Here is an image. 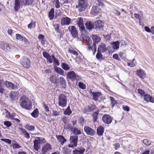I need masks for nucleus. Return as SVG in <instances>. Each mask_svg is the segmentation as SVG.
Returning <instances> with one entry per match:
<instances>
[{"label": "nucleus", "mask_w": 154, "mask_h": 154, "mask_svg": "<svg viewBox=\"0 0 154 154\" xmlns=\"http://www.w3.org/2000/svg\"><path fill=\"white\" fill-rule=\"evenodd\" d=\"M20 130L22 132V134L23 135L24 137L27 139L30 138V137L29 134L28 133L25 129L21 128L20 129Z\"/></svg>", "instance_id": "obj_32"}, {"label": "nucleus", "mask_w": 154, "mask_h": 154, "mask_svg": "<svg viewBox=\"0 0 154 154\" xmlns=\"http://www.w3.org/2000/svg\"><path fill=\"white\" fill-rule=\"evenodd\" d=\"M144 100L147 102L149 101L151 103H154V97H152L148 94H146L144 95Z\"/></svg>", "instance_id": "obj_19"}, {"label": "nucleus", "mask_w": 154, "mask_h": 154, "mask_svg": "<svg viewBox=\"0 0 154 154\" xmlns=\"http://www.w3.org/2000/svg\"><path fill=\"white\" fill-rule=\"evenodd\" d=\"M8 45V44L5 43L4 42H0V48L5 51H7V49L5 48V46Z\"/></svg>", "instance_id": "obj_37"}, {"label": "nucleus", "mask_w": 154, "mask_h": 154, "mask_svg": "<svg viewBox=\"0 0 154 154\" xmlns=\"http://www.w3.org/2000/svg\"><path fill=\"white\" fill-rule=\"evenodd\" d=\"M52 149L51 145L47 143L43 145L42 147V154H46Z\"/></svg>", "instance_id": "obj_7"}, {"label": "nucleus", "mask_w": 154, "mask_h": 154, "mask_svg": "<svg viewBox=\"0 0 154 154\" xmlns=\"http://www.w3.org/2000/svg\"><path fill=\"white\" fill-rule=\"evenodd\" d=\"M43 56L46 58L48 61L50 63L53 62V60L55 57L54 55L51 56L48 53L46 52H43Z\"/></svg>", "instance_id": "obj_16"}, {"label": "nucleus", "mask_w": 154, "mask_h": 154, "mask_svg": "<svg viewBox=\"0 0 154 154\" xmlns=\"http://www.w3.org/2000/svg\"><path fill=\"white\" fill-rule=\"evenodd\" d=\"M109 98L112 105V107H113L114 105L116 103V101L114 100V98L112 97H110Z\"/></svg>", "instance_id": "obj_46"}, {"label": "nucleus", "mask_w": 154, "mask_h": 154, "mask_svg": "<svg viewBox=\"0 0 154 154\" xmlns=\"http://www.w3.org/2000/svg\"><path fill=\"white\" fill-rule=\"evenodd\" d=\"M20 106L23 108L29 109L32 108V103L28 98L25 96L21 97L19 100Z\"/></svg>", "instance_id": "obj_1"}, {"label": "nucleus", "mask_w": 154, "mask_h": 154, "mask_svg": "<svg viewBox=\"0 0 154 154\" xmlns=\"http://www.w3.org/2000/svg\"><path fill=\"white\" fill-rule=\"evenodd\" d=\"M34 148V149L36 151H38L40 147V143L36 138L33 141Z\"/></svg>", "instance_id": "obj_24"}, {"label": "nucleus", "mask_w": 154, "mask_h": 154, "mask_svg": "<svg viewBox=\"0 0 154 154\" xmlns=\"http://www.w3.org/2000/svg\"><path fill=\"white\" fill-rule=\"evenodd\" d=\"M76 22L78 26L79 27L80 31L82 33L85 32V30L83 18L81 17L78 18Z\"/></svg>", "instance_id": "obj_4"}, {"label": "nucleus", "mask_w": 154, "mask_h": 154, "mask_svg": "<svg viewBox=\"0 0 154 154\" xmlns=\"http://www.w3.org/2000/svg\"><path fill=\"white\" fill-rule=\"evenodd\" d=\"M21 63L25 68H28L30 66V61L26 57H24L21 60Z\"/></svg>", "instance_id": "obj_8"}, {"label": "nucleus", "mask_w": 154, "mask_h": 154, "mask_svg": "<svg viewBox=\"0 0 154 154\" xmlns=\"http://www.w3.org/2000/svg\"><path fill=\"white\" fill-rule=\"evenodd\" d=\"M13 149H19L21 147L17 143H12L11 145Z\"/></svg>", "instance_id": "obj_55"}, {"label": "nucleus", "mask_w": 154, "mask_h": 154, "mask_svg": "<svg viewBox=\"0 0 154 154\" xmlns=\"http://www.w3.org/2000/svg\"><path fill=\"white\" fill-rule=\"evenodd\" d=\"M61 64L62 65V68L64 70L68 71L70 69V66L67 64L65 63H62Z\"/></svg>", "instance_id": "obj_35"}, {"label": "nucleus", "mask_w": 154, "mask_h": 154, "mask_svg": "<svg viewBox=\"0 0 154 154\" xmlns=\"http://www.w3.org/2000/svg\"><path fill=\"white\" fill-rule=\"evenodd\" d=\"M0 140L6 143H8V144H11V141L10 139L2 138L0 139Z\"/></svg>", "instance_id": "obj_50"}, {"label": "nucleus", "mask_w": 154, "mask_h": 154, "mask_svg": "<svg viewBox=\"0 0 154 154\" xmlns=\"http://www.w3.org/2000/svg\"><path fill=\"white\" fill-rule=\"evenodd\" d=\"M67 97L63 94H60L58 98V105L64 108L67 105Z\"/></svg>", "instance_id": "obj_2"}, {"label": "nucleus", "mask_w": 154, "mask_h": 154, "mask_svg": "<svg viewBox=\"0 0 154 154\" xmlns=\"http://www.w3.org/2000/svg\"><path fill=\"white\" fill-rule=\"evenodd\" d=\"M71 132H72L75 135H80L82 134L81 131L77 128L76 127H74Z\"/></svg>", "instance_id": "obj_33"}, {"label": "nucleus", "mask_w": 154, "mask_h": 154, "mask_svg": "<svg viewBox=\"0 0 154 154\" xmlns=\"http://www.w3.org/2000/svg\"><path fill=\"white\" fill-rule=\"evenodd\" d=\"M95 28H98L99 29L102 28L103 26V23L102 22L101 20H99L97 21L94 23Z\"/></svg>", "instance_id": "obj_27"}, {"label": "nucleus", "mask_w": 154, "mask_h": 154, "mask_svg": "<svg viewBox=\"0 0 154 154\" xmlns=\"http://www.w3.org/2000/svg\"><path fill=\"white\" fill-rule=\"evenodd\" d=\"M69 52L72 54L73 55H75L76 56L78 55V53L76 51L74 50H69Z\"/></svg>", "instance_id": "obj_58"}, {"label": "nucleus", "mask_w": 154, "mask_h": 154, "mask_svg": "<svg viewBox=\"0 0 154 154\" xmlns=\"http://www.w3.org/2000/svg\"><path fill=\"white\" fill-rule=\"evenodd\" d=\"M58 75H51L49 77V80L52 83L56 84L57 82Z\"/></svg>", "instance_id": "obj_22"}, {"label": "nucleus", "mask_w": 154, "mask_h": 154, "mask_svg": "<svg viewBox=\"0 0 154 154\" xmlns=\"http://www.w3.org/2000/svg\"><path fill=\"white\" fill-rule=\"evenodd\" d=\"M95 109V106H92L90 107L88 106V111L91 112L94 111Z\"/></svg>", "instance_id": "obj_61"}, {"label": "nucleus", "mask_w": 154, "mask_h": 154, "mask_svg": "<svg viewBox=\"0 0 154 154\" xmlns=\"http://www.w3.org/2000/svg\"><path fill=\"white\" fill-rule=\"evenodd\" d=\"M84 132L88 135L93 136L95 133V131L89 127L85 126L84 127Z\"/></svg>", "instance_id": "obj_10"}, {"label": "nucleus", "mask_w": 154, "mask_h": 154, "mask_svg": "<svg viewBox=\"0 0 154 154\" xmlns=\"http://www.w3.org/2000/svg\"><path fill=\"white\" fill-rule=\"evenodd\" d=\"M34 0H23L24 1V6L27 5H31Z\"/></svg>", "instance_id": "obj_43"}, {"label": "nucleus", "mask_w": 154, "mask_h": 154, "mask_svg": "<svg viewBox=\"0 0 154 154\" xmlns=\"http://www.w3.org/2000/svg\"><path fill=\"white\" fill-rule=\"evenodd\" d=\"M53 61L54 62V64H56L57 66H59L60 65V63L55 57Z\"/></svg>", "instance_id": "obj_63"}, {"label": "nucleus", "mask_w": 154, "mask_h": 154, "mask_svg": "<svg viewBox=\"0 0 154 154\" xmlns=\"http://www.w3.org/2000/svg\"><path fill=\"white\" fill-rule=\"evenodd\" d=\"M44 36L42 34L39 35L38 36V38L39 41H41V43L43 45H44L45 43V40L44 39Z\"/></svg>", "instance_id": "obj_41"}, {"label": "nucleus", "mask_w": 154, "mask_h": 154, "mask_svg": "<svg viewBox=\"0 0 154 154\" xmlns=\"http://www.w3.org/2000/svg\"><path fill=\"white\" fill-rule=\"evenodd\" d=\"M66 75L67 77L71 80L72 81H74L75 80L79 81L81 80V76L76 74L73 71L68 72Z\"/></svg>", "instance_id": "obj_3"}, {"label": "nucleus", "mask_w": 154, "mask_h": 154, "mask_svg": "<svg viewBox=\"0 0 154 154\" xmlns=\"http://www.w3.org/2000/svg\"><path fill=\"white\" fill-rule=\"evenodd\" d=\"M72 113V111L70 109L69 106L67 109L64 111V114L65 115H69Z\"/></svg>", "instance_id": "obj_38"}, {"label": "nucleus", "mask_w": 154, "mask_h": 154, "mask_svg": "<svg viewBox=\"0 0 154 154\" xmlns=\"http://www.w3.org/2000/svg\"><path fill=\"white\" fill-rule=\"evenodd\" d=\"M85 2V0H79L78 5H76V8H78L80 11H82L83 9L85 8L86 7Z\"/></svg>", "instance_id": "obj_11"}, {"label": "nucleus", "mask_w": 154, "mask_h": 154, "mask_svg": "<svg viewBox=\"0 0 154 154\" xmlns=\"http://www.w3.org/2000/svg\"><path fill=\"white\" fill-rule=\"evenodd\" d=\"M137 74L140 78H143L145 76L146 74L144 71L141 69L137 70Z\"/></svg>", "instance_id": "obj_30"}, {"label": "nucleus", "mask_w": 154, "mask_h": 154, "mask_svg": "<svg viewBox=\"0 0 154 154\" xmlns=\"http://www.w3.org/2000/svg\"><path fill=\"white\" fill-rule=\"evenodd\" d=\"M97 131L98 135L102 136L103 135L104 131V128L102 126H100L97 128Z\"/></svg>", "instance_id": "obj_31"}, {"label": "nucleus", "mask_w": 154, "mask_h": 154, "mask_svg": "<svg viewBox=\"0 0 154 154\" xmlns=\"http://www.w3.org/2000/svg\"><path fill=\"white\" fill-rule=\"evenodd\" d=\"M119 42L118 41L113 42L112 44L113 48L115 49H117L119 48Z\"/></svg>", "instance_id": "obj_40"}, {"label": "nucleus", "mask_w": 154, "mask_h": 154, "mask_svg": "<svg viewBox=\"0 0 154 154\" xmlns=\"http://www.w3.org/2000/svg\"><path fill=\"white\" fill-rule=\"evenodd\" d=\"M98 114V113L97 112H94L93 115V120L94 122L96 121V120L97 119V116Z\"/></svg>", "instance_id": "obj_51"}, {"label": "nucleus", "mask_w": 154, "mask_h": 154, "mask_svg": "<svg viewBox=\"0 0 154 154\" xmlns=\"http://www.w3.org/2000/svg\"><path fill=\"white\" fill-rule=\"evenodd\" d=\"M9 96L12 101H15L18 98V93L17 91H12L9 94Z\"/></svg>", "instance_id": "obj_15"}, {"label": "nucleus", "mask_w": 154, "mask_h": 154, "mask_svg": "<svg viewBox=\"0 0 154 154\" xmlns=\"http://www.w3.org/2000/svg\"><path fill=\"white\" fill-rule=\"evenodd\" d=\"M93 11H94V14L95 13V15H96V14L100 13L101 11V9L98 6H93L92 7Z\"/></svg>", "instance_id": "obj_34"}, {"label": "nucleus", "mask_w": 154, "mask_h": 154, "mask_svg": "<svg viewBox=\"0 0 154 154\" xmlns=\"http://www.w3.org/2000/svg\"><path fill=\"white\" fill-rule=\"evenodd\" d=\"M55 6L56 8H58L60 7V3L59 0H55Z\"/></svg>", "instance_id": "obj_56"}, {"label": "nucleus", "mask_w": 154, "mask_h": 154, "mask_svg": "<svg viewBox=\"0 0 154 154\" xmlns=\"http://www.w3.org/2000/svg\"><path fill=\"white\" fill-rule=\"evenodd\" d=\"M21 41H22L25 44H26L29 43L28 40L24 37H23V38Z\"/></svg>", "instance_id": "obj_64"}, {"label": "nucleus", "mask_w": 154, "mask_h": 154, "mask_svg": "<svg viewBox=\"0 0 154 154\" xmlns=\"http://www.w3.org/2000/svg\"><path fill=\"white\" fill-rule=\"evenodd\" d=\"M54 9L53 8L51 9L49 12L48 17L50 20H51L54 17Z\"/></svg>", "instance_id": "obj_36"}, {"label": "nucleus", "mask_w": 154, "mask_h": 154, "mask_svg": "<svg viewBox=\"0 0 154 154\" xmlns=\"http://www.w3.org/2000/svg\"><path fill=\"white\" fill-rule=\"evenodd\" d=\"M70 143H73L74 146L76 147L77 145L78 136L73 135L70 136L69 139Z\"/></svg>", "instance_id": "obj_17"}, {"label": "nucleus", "mask_w": 154, "mask_h": 154, "mask_svg": "<svg viewBox=\"0 0 154 154\" xmlns=\"http://www.w3.org/2000/svg\"><path fill=\"white\" fill-rule=\"evenodd\" d=\"M94 24L91 21H87L85 23L86 28L88 30H91L94 28Z\"/></svg>", "instance_id": "obj_21"}, {"label": "nucleus", "mask_w": 154, "mask_h": 154, "mask_svg": "<svg viewBox=\"0 0 154 154\" xmlns=\"http://www.w3.org/2000/svg\"><path fill=\"white\" fill-rule=\"evenodd\" d=\"M71 19L68 17H63L61 20V23L62 26L69 25L71 22Z\"/></svg>", "instance_id": "obj_12"}, {"label": "nucleus", "mask_w": 154, "mask_h": 154, "mask_svg": "<svg viewBox=\"0 0 154 154\" xmlns=\"http://www.w3.org/2000/svg\"><path fill=\"white\" fill-rule=\"evenodd\" d=\"M103 122L106 124H109L111 123L112 119L110 116L108 115H104L102 118Z\"/></svg>", "instance_id": "obj_14"}, {"label": "nucleus", "mask_w": 154, "mask_h": 154, "mask_svg": "<svg viewBox=\"0 0 154 154\" xmlns=\"http://www.w3.org/2000/svg\"><path fill=\"white\" fill-rule=\"evenodd\" d=\"M107 50V48L105 44L101 43L99 45L98 48V51L102 53L105 52Z\"/></svg>", "instance_id": "obj_25"}, {"label": "nucleus", "mask_w": 154, "mask_h": 154, "mask_svg": "<svg viewBox=\"0 0 154 154\" xmlns=\"http://www.w3.org/2000/svg\"><path fill=\"white\" fill-rule=\"evenodd\" d=\"M92 39L94 41V43L93 44V45H94V51L93 52V54L94 55L96 51V44H98V42H99L100 41L101 38L99 36H98L96 35H92Z\"/></svg>", "instance_id": "obj_9"}, {"label": "nucleus", "mask_w": 154, "mask_h": 154, "mask_svg": "<svg viewBox=\"0 0 154 154\" xmlns=\"http://www.w3.org/2000/svg\"><path fill=\"white\" fill-rule=\"evenodd\" d=\"M54 69L55 72L57 73L62 75H64V72L60 68L56 67H54Z\"/></svg>", "instance_id": "obj_29"}, {"label": "nucleus", "mask_w": 154, "mask_h": 154, "mask_svg": "<svg viewBox=\"0 0 154 154\" xmlns=\"http://www.w3.org/2000/svg\"><path fill=\"white\" fill-rule=\"evenodd\" d=\"M93 96V99L95 101H97L102 95L101 93L99 92H92L91 91L90 92Z\"/></svg>", "instance_id": "obj_13"}, {"label": "nucleus", "mask_w": 154, "mask_h": 154, "mask_svg": "<svg viewBox=\"0 0 154 154\" xmlns=\"http://www.w3.org/2000/svg\"><path fill=\"white\" fill-rule=\"evenodd\" d=\"M4 85L7 88H11L13 89H14L17 88V86L7 81H5Z\"/></svg>", "instance_id": "obj_23"}, {"label": "nucleus", "mask_w": 154, "mask_h": 154, "mask_svg": "<svg viewBox=\"0 0 154 154\" xmlns=\"http://www.w3.org/2000/svg\"><path fill=\"white\" fill-rule=\"evenodd\" d=\"M101 52L98 51L97 50V53L96 55V57L98 59H102L103 57V55L101 53Z\"/></svg>", "instance_id": "obj_48"}, {"label": "nucleus", "mask_w": 154, "mask_h": 154, "mask_svg": "<svg viewBox=\"0 0 154 154\" xmlns=\"http://www.w3.org/2000/svg\"><path fill=\"white\" fill-rule=\"evenodd\" d=\"M85 149L83 147H81L78 149L73 151V154H82L85 151Z\"/></svg>", "instance_id": "obj_26"}, {"label": "nucleus", "mask_w": 154, "mask_h": 154, "mask_svg": "<svg viewBox=\"0 0 154 154\" xmlns=\"http://www.w3.org/2000/svg\"><path fill=\"white\" fill-rule=\"evenodd\" d=\"M39 114L38 111L37 109H35L32 113V116L35 118H37Z\"/></svg>", "instance_id": "obj_39"}, {"label": "nucleus", "mask_w": 154, "mask_h": 154, "mask_svg": "<svg viewBox=\"0 0 154 154\" xmlns=\"http://www.w3.org/2000/svg\"><path fill=\"white\" fill-rule=\"evenodd\" d=\"M56 137L58 139L60 143L62 145H63L64 143L66 141V140L63 136L61 135H57Z\"/></svg>", "instance_id": "obj_28"}, {"label": "nucleus", "mask_w": 154, "mask_h": 154, "mask_svg": "<svg viewBox=\"0 0 154 154\" xmlns=\"http://www.w3.org/2000/svg\"><path fill=\"white\" fill-rule=\"evenodd\" d=\"M4 124L7 127H9L11 125V122L9 121H6L4 122Z\"/></svg>", "instance_id": "obj_59"}, {"label": "nucleus", "mask_w": 154, "mask_h": 154, "mask_svg": "<svg viewBox=\"0 0 154 154\" xmlns=\"http://www.w3.org/2000/svg\"><path fill=\"white\" fill-rule=\"evenodd\" d=\"M135 18H137L139 20L140 25L143 26L144 25L143 21V15L141 12L140 14L135 13Z\"/></svg>", "instance_id": "obj_20"}, {"label": "nucleus", "mask_w": 154, "mask_h": 154, "mask_svg": "<svg viewBox=\"0 0 154 154\" xmlns=\"http://www.w3.org/2000/svg\"><path fill=\"white\" fill-rule=\"evenodd\" d=\"M23 37L20 34H17L16 35V39L20 41H21Z\"/></svg>", "instance_id": "obj_53"}, {"label": "nucleus", "mask_w": 154, "mask_h": 154, "mask_svg": "<svg viewBox=\"0 0 154 154\" xmlns=\"http://www.w3.org/2000/svg\"><path fill=\"white\" fill-rule=\"evenodd\" d=\"M36 139L38 140L40 144H43L46 142V141L44 138L37 137H36Z\"/></svg>", "instance_id": "obj_45"}, {"label": "nucleus", "mask_w": 154, "mask_h": 154, "mask_svg": "<svg viewBox=\"0 0 154 154\" xmlns=\"http://www.w3.org/2000/svg\"><path fill=\"white\" fill-rule=\"evenodd\" d=\"M35 22L32 21L30 23H29L28 25V27L29 28H34L35 26Z\"/></svg>", "instance_id": "obj_49"}, {"label": "nucleus", "mask_w": 154, "mask_h": 154, "mask_svg": "<svg viewBox=\"0 0 154 154\" xmlns=\"http://www.w3.org/2000/svg\"><path fill=\"white\" fill-rule=\"evenodd\" d=\"M84 118L82 117L80 118L79 120V123L81 124V125L83 126L84 123Z\"/></svg>", "instance_id": "obj_62"}, {"label": "nucleus", "mask_w": 154, "mask_h": 154, "mask_svg": "<svg viewBox=\"0 0 154 154\" xmlns=\"http://www.w3.org/2000/svg\"><path fill=\"white\" fill-rule=\"evenodd\" d=\"M27 128L30 131H33L35 129V127L33 125L28 126L27 127Z\"/></svg>", "instance_id": "obj_60"}, {"label": "nucleus", "mask_w": 154, "mask_h": 154, "mask_svg": "<svg viewBox=\"0 0 154 154\" xmlns=\"http://www.w3.org/2000/svg\"><path fill=\"white\" fill-rule=\"evenodd\" d=\"M5 114L6 117L7 118H9L10 119H13V116L11 115L9 112L7 110L5 109Z\"/></svg>", "instance_id": "obj_47"}, {"label": "nucleus", "mask_w": 154, "mask_h": 154, "mask_svg": "<svg viewBox=\"0 0 154 154\" xmlns=\"http://www.w3.org/2000/svg\"><path fill=\"white\" fill-rule=\"evenodd\" d=\"M97 2V5H98L99 6L103 7L104 5V0H96Z\"/></svg>", "instance_id": "obj_44"}, {"label": "nucleus", "mask_w": 154, "mask_h": 154, "mask_svg": "<svg viewBox=\"0 0 154 154\" xmlns=\"http://www.w3.org/2000/svg\"><path fill=\"white\" fill-rule=\"evenodd\" d=\"M59 82L61 85H62L63 87H64L66 84V81L63 77H60L59 79Z\"/></svg>", "instance_id": "obj_42"}, {"label": "nucleus", "mask_w": 154, "mask_h": 154, "mask_svg": "<svg viewBox=\"0 0 154 154\" xmlns=\"http://www.w3.org/2000/svg\"><path fill=\"white\" fill-rule=\"evenodd\" d=\"M78 86L79 87V88L82 89H85L86 88V86L84 84L81 82H79Z\"/></svg>", "instance_id": "obj_52"}, {"label": "nucleus", "mask_w": 154, "mask_h": 154, "mask_svg": "<svg viewBox=\"0 0 154 154\" xmlns=\"http://www.w3.org/2000/svg\"><path fill=\"white\" fill-rule=\"evenodd\" d=\"M68 29L73 38H77L78 37V31L75 26H69Z\"/></svg>", "instance_id": "obj_5"}, {"label": "nucleus", "mask_w": 154, "mask_h": 154, "mask_svg": "<svg viewBox=\"0 0 154 154\" xmlns=\"http://www.w3.org/2000/svg\"><path fill=\"white\" fill-rule=\"evenodd\" d=\"M74 127L71 124L68 123L67 124V128L68 129H69L72 131L73 129L74 128Z\"/></svg>", "instance_id": "obj_57"}, {"label": "nucleus", "mask_w": 154, "mask_h": 154, "mask_svg": "<svg viewBox=\"0 0 154 154\" xmlns=\"http://www.w3.org/2000/svg\"><path fill=\"white\" fill-rule=\"evenodd\" d=\"M24 5L23 0H15L14 9L15 11H17L20 7Z\"/></svg>", "instance_id": "obj_6"}, {"label": "nucleus", "mask_w": 154, "mask_h": 154, "mask_svg": "<svg viewBox=\"0 0 154 154\" xmlns=\"http://www.w3.org/2000/svg\"><path fill=\"white\" fill-rule=\"evenodd\" d=\"M86 42H87L88 45V51L92 50L93 46L94 45H92V41L91 38L89 37H86Z\"/></svg>", "instance_id": "obj_18"}, {"label": "nucleus", "mask_w": 154, "mask_h": 154, "mask_svg": "<svg viewBox=\"0 0 154 154\" xmlns=\"http://www.w3.org/2000/svg\"><path fill=\"white\" fill-rule=\"evenodd\" d=\"M143 143L146 145H149L151 144L150 141L148 139H145L143 140Z\"/></svg>", "instance_id": "obj_54"}]
</instances>
